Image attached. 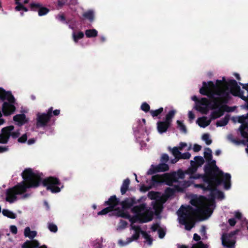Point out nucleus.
I'll list each match as a JSON object with an SVG mask.
<instances>
[{
  "mask_svg": "<svg viewBox=\"0 0 248 248\" xmlns=\"http://www.w3.org/2000/svg\"><path fill=\"white\" fill-rule=\"evenodd\" d=\"M21 176L23 181L6 190L5 199L9 203L16 201V196L24 194L28 188L38 187L42 181L40 175L34 172L31 168L25 169Z\"/></svg>",
  "mask_w": 248,
  "mask_h": 248,
  "instance_id": "f257e3e1",
  "label": "nucleus"
},
{
  "mask_svg": "<svg viewBox=\"0 0 248 248\" xmlns=\"http://www.w3.org/2000/svg\"><path fill=\"white\" fill-rule=\"evenodd\" d=\"M229 80L226 81L225 78L223 77L222 80L217 79L215 84L212 81H209L210 87L215 88V93L222 99L224 105L228 103L231 99L230 93L232 94V88L230 85Z\"/></svg>",
  "mask_w": 248,
  "mask_h": 248,
  "instance_id": "f03ea898",
  "label": "nucleus"
},
{
  "mask_svg": "<svg viewBox=\"0 0 248 248\" xmlns=\"http://www.w3.org/2000/svg\"><path fill=\"white\" fill-rule=\"evenodd\" d=\"M201 211L200 208L195 209L190 205L186 207L182 205L177 211L180 223L185 226L186 230L190 231L194 227V223L188 222L187 220H192L193 217Z\"/></svg>",
  "mask_w": 248,
  "mask_h": 248,
  "instance_id": "7ed1b4c3",
  "label": "nucleus"
},
{
  "mask_svg": "<svg viewBox=\"0 0 248 248\" xmlns=\"http://www.w3.org/2000/svg\"><path fill=\"white\" fill-rule=\"evenodd\" d=\"M200 93L203 95L207 96L210 102V108L212 110L219 108L222 105H223L222 99L219 96L216 97L215 88L210 87L209 81L202 82V86L200 89Z\"/></svg>",
  "mask_w": 248,
  "mask_h": 248,
  "instance_id": "20e7f679",
  "label": "nucleus"
},
{
  "mask_svg": "<svg viewBox=\"0 0 248 248\" xmlns=\"http://www.w3.org/2000/svg\"><path fill=\"white\" fill-rule=\"evenodd\" d=\"M204 173L203 174L194 173L190 176L191 178L197 179L202 178L203 182H209L210 178L222 174V170L217 166L216 161L213 160L210 163H207L204 166Z\"/></svg>",
  "mask_w": 248,
  "mask_h": 248,
  "instance_id": "39448f33",
  "label": "nucleus"
},
{
  "mask_svg": "<svg viewBox=\"0 0 248 248\" xmlns=\"http://www.w3.org/2000/svg\"><path fill=\"white\" fill-rule=\"evenodd\" d=\"M217 177L221 181V183L217 185L215 182L214 185L215 187L213 191L209 190L210 191V196L211 198L214 199L216 197H217L218 199H223L224 198V195L223 192L218 190L217 187L221 185L222 184H223L224 188L226 190H228L230 188L231 184V174L228 173H224L222 171V174L218 175V176H217Z\"/></svg>",
  "mask_w": 248,
  "mask_h": 248,
  "instance_id": "423d86ee",
  "label": "nucleus"
},
{
  "mask_svg": "<svg viewBox=\"0 0 248 248\" xmlns=\"http://www.w3.org/2000/svg\"><path fill=\"white\" fill-rule=\"evenodd\" d=\"M44 186H46V189L49 190L53 193L60 192L61 189L63 187L60 180L55 177L50 176L44 179L42 181Z\"/></svg>",
  "mask_w": 248,
  "mask_h": 248,
  "instance_id": "0eeeda50",
  "label": "nucleus"
},
{
  "mask_svg": "<svg viewBox=\"0 0 248 248\" xmlns=\"http://www.w3.org/2000/svg\"><path fill=\"white\" fill-rule=\"evenodd\" d=\"M53 107L49 108L46 113L38 112L36 115V127L37 128L44 127L47 126L52 117Z\"/></svg>",
  "mask_w": 248,
  "mask_h": 248,
  "instance_id": "6e6552de",
  "label": "nucleus"
},
{
  "mask_svg": "<svg viewBox=\"0 0 248 248\" xmlns=\"http://www.w3.org/2000/svg\"><path fill=\"white\" fill-rule=\"evenodd\" d=\"M168 174H164V175H155L152 177L151 184L152 185H157L158 184H161L164 182L166 184L170 186H172L173 182L171 179H168Z\"/></svg>",
  "mask_w": 248,
  "mask_h": 248,
  "instance_id": "1a4fd4ad",
  "label": "nucleus"
},
{
  "mask_svg": "<svg viewBox=\"0 0 248 248\" xmlns=\"http://www.w3.org/2000/svg\"><path fill=\"white\" fill-rule=\"evenodd\" d=\"M217 110L213 111L210 115L211 120H215L222 116L225 111L230 112L233 111L234 109L226 105H222Z\"/></svg>",
  "mask_w": 248,
  "mask_h": 248,
  "instance_id": "9d476101",
  "label": "nucleus"
},
{
  "mask_svg": "<svg viewBox=\"0 0 248 248\" xmlns=\"http://www.w3.org/2000/svg\"><path fill=\"white\" fill-rule=\"evenodd\" d=\"M213 178H214L213 179L210 178L209 182H204L207 184V186H206L203 184H196L195 186L196 187L202 188L203 191H213L215 187L214 185L215 182L216 183V185L221 183V181H220L217 176L214 177Z\"/></svg>",
  "mask_w": 248,
  "mask_h": 248,
  "instance_id": "9b49d317",
  "label": "nucleus"
},
{
  "mask_svg": "<svg viewBox=\"0 0 248 248\" xmlns=\"http://www.w3.org/2000/svg\"><path fill=\"white\" fill-rule=\"evenodd\" d=\"M14 129L13 125H10L2 128L0 134V143L6 144L8 143L11 136V132Z\"/></svg>",
  "mask_w": 248,
  "mask_h": 248,
  "instance_id": "f8f14e48",
  "label": "nucleus"
},
{
  "mask_svg": "<svg viewBox=\"0 0 248 248\" xmlns=\"http://www.w3.org/2000/svg\"><path fill=\"white\" fill-rule=\"evenodd\" d=\"M30 8L33 11H37L38 16H40L46 15L50 11L48 8L42 6V5L40 3H31Z\"/></svg>",
  "mask_w": 248,
  "mask_h": 248,
  "instance_id": "ddd939ff",
  "label": "nucleus"
},
{
  "mask_svg": "<svg viewBox=\"0 0 248 248\" xmlns=\"http://www.w3.org/2000/svg\"><path fill=\"white\" fill-rule=\"evenodd\" d=\"M169 167L166 163H160L157 166L152 165L150 169L148 170V175H152L158 172H164L168 170Z\"/></svg>",
  "mask_w": 248,
  "mask_h": 248,
  "instance_id": "4468645a",
  "label": "nucleus"
},
{
  "mask_svg": "<svg viewBox=\"0 0 248 248\" xmlns=\"http://www.w3.org/2000/svg\"><path fill=\"white\" fill-rule=\"evenodd\" d=\"M15 103L4 102L2 107V111L5 116H9L13 113L16 110Z\"/></svg>",
  "mask_w": 248,
  "mask_h": 248,
  "instance_id": "2eb2a0df",
  "label": "nucleus"
},
{
  "mask_svg": "<svg viewBox=\"0 0 248 248\" xmlns=\"http://www.w3.org/2000/svg\"><path fill=\"white\" fill-rule=\"evenodd\" d=\"M0 99L4 101L7 100L11 103H15V99L10 91H6L3 88L0 87Z\"/></svg>",
  "mask_w": 248,
  "mask_h": 248,
  "instance_id": "dca6fc26",
  "label": "nucleus"
},
{
  "mask_svg": "<svg viewBox=\"0 0 248 248\" xmlns=\"http://www.w3.org/2000/svg\"><path fill=\"white\" fill-rule=\"evenodd\" d=\"M119 199L116 197V196L113 195L110 196L108 201L105 202L103 205L111 207V209L114 211L116 209V207L119 204Z\"/></svg>",
  "mask_w": 248,
  "mask_h": 248,
  "instance_id": "f3484780",
  "label": "nucleus"
},
{
  "mask_svg": "<svg viewBox=\"0 0 248 248\" xmlns=\"http://www.w3.org/2000/svg\"><path fill=\"white\" fill-rule=\"evenodd\" d=\"M140 202V200H138L136 201L135 198L134 197L126 198L121 202L120 204L123 209H127L131 208L133 204Z\"/></svg>",
  "mask_w": 248,
  "mask_h": 248,
  "instance_id": "a211bd4d",
  "label": "nucleus"
},
{
  "mask_svg": "<svg viewBox=\"0 0 248 248\" xmlns=\"http://www.w3.org/2000/svg\"><path fill=\"white\" fill-rule=\"evenodd\" d=\"M171 125V124L165 120L164 121H158L157 123V131L160 134L165 133Z\"/></svg>",
  "mask_w": 248,
  "mask_h": 248,
  "instance_id": "6ab92c4d",
  "label": "nucleus"
},
{
  "mask_svg": "<svg viewBox=\"0 0 248 248\" xmlns=\"http://www.w3.org/2000/svg\"><path fill=\"white\" fill-rule=\"evenodd\" d=\"M154 213L151 210H147L145 212L140 214L141 220V223L151 221L153 219Z\"/></svg>",
  "mask_w": 248,
  "mask_h": 248,
  "instance_id": "aec40b11",
  "label": "nucleus"
},
{
  "mask_svg": "<svg viewBox=\"0 0 248 248\" xmlns=\"http://www.w3.org/2000/svg\"><path fill=\"white\" fill-rule=\"evenodd\" d=\"M132 227V229L135 231V232L132 235L131 237L127 238V241L126 242V244H129L133 240H138L140 237V233H141V232H143V231L141 230V228L139 226H134Z\"/></svg>",
  "mask_w": 248,
  "mask_h": 248,
  "instance_id": "412c9836",
  "label": "nucleus"
},
{
  "mask_svg": "<svg viewBox=\"0 0 248 248\" xmlns=\"http://www.w3.org/2000/svg\"><path fill=\"white\" fill-rule=\"evenodd\" d=\"M222 244L227 248H234L235 242L228 238L227 234L224 233L221 236Z\"/></svg>",
  "mask_w": 248,
  "mask_h": 248,
  "instance_id": "4be33fe9",
  "label": "nucleus"
},
{
  "mask_svg": "<svg viewBox=\"0 0 248 248\" xmlns=\"http://www.w3.org/2000/svg\"><path fill=\"white\" fill-rule=\"evenodd\" d=\"M210 102L207 105H195V108L196 110L200 111L203 114H207L210 108Z\"/></svg>",
  "mask_w": 248,
  "mask_h": 248,
  "instance_id": "5701e85b",
  "label": "nucleus"
},
{
  "mask_svg": "<svg viewBox=\"0 0 248 248\" xmlns=\"http://www.w3.org/2000/svg\"><path fill=\"white\" fill-rule=\"evenodd\" d=\"M211 120H207V118L205 116L198 118L197 123L199 125L202 127H205L209 125L211 123Z\"/></svg>",
  "mask_w": 248,
  "mask_h": 248,
  "instance_id": "b1692460",
  "label": "nucleus"
},
{
  "mask_svg": "<svg viewBox=\"0 0 248 248\" xmlns=\"http://www.w3.org/2000/svg\"><path fill=\"white\" fill-rule=\"evenodd\" d=\"M192 100L195 102L196 105H207L209 103V100L207 98L202 97L201 99H199L196 95L192 97Z\"/></svg>",
  "mask_w": 248,
  "mask_h": 248,
  "instance_id": "393cba45",
  "label": "nucleus"
},
{
  "mask_svg": "<svg viewBox=\"0 0 248 248\" xmlns=\"http://www.w3.org/2000/svg\"><path fill=\"white\" fill-rule=\"evenodd\" d=\"M114 211V215L118 217H122L124 218H130V215L127 212H125L124 210L117 208Z\"/></svg>",
  "mask_w": 248,
  "mask_h": 248,
  "instance_id": "a878e982",
  "label": "nucleus"
},
{
  "mask_svg": "<svg viewBox=\"0 0 248 248\" xmlns=\"http://www.w3.org/2000/svg\"><path fill=\"white\" fill-rule=\"evenodd\" d=\"M146 208V204L145 203H142L139 205H136L134 206L132 209V212L137 215L142 214L141 212L145 210Z\"/></svg>",
  "mask_w": 248,
  "mask_h": 248,
  "instance_id": "bb28decb",
  "label": "nucleus"
},
{
  "mask_svg": "<svg viewBox=\"0 0 248 248\" xmlns=\"http://www.w3.org/2000/svg\"><path fill=\"white\" fill-rule=\"evenodd\" d=\"M37 235V232L35 231H31L30 227H27L24 230V235L26 237L33 239Z\"/></svg>",
  "mask_w": 248,
  "mask_h": 248,
  "instance_id": "cd10ccee",
  "label": "nucleus"
},
{
  "mask_svg": "<svg viewBox=\"0 0 248 248\" xmlns=\"http://www.w3.org/2000/svg\"><path fill=\"white\" fill-rule=\"evenodd\" d=\"M130 182L129 178H126L123 181V184L121 187V192L122 195L125 194L128 189Z\"/></svg>",
  "mask_w": 248,
  "mask_h": 248,
  "instance_id": "c85d7f7f",
  "label": "nucleus"
},
{
  "mask_svg": "<svg viewBox=\"0 0 248 248\" xmlns=\"http://www.w3.org/2000/svg\"><path fill=\"white\" fill-rule=\"evenodd\" d=\"M13 120L23 124L26 122V115L24 114H17L13 117Z\"/></svg>",
  "mask_w": 248,
  "mask_h": 248,
  "instance_id": "c756f323",
  "label": "nucleus"
},
{
  "mask_svg": "<svg viewBox=\"0 0 248 248\" xmlns=\"http://www.w3.org/2000/svg\"><path fill=\"white\" fill-rule=\"evenodd\" d=\"M153 209L155 211V214L157 215L159 214L162 211V204L160 202H155L153 204Z\"/></svg>",
  "mask_w": 248,
  "mask_h": 248,
  "instance_id": "7c9ffc66",
  "label": "nucleus"
},
{
  "mask_svg": "<svg viewBox=\"0 0 248 248\" xmlns=\"http://www.w3.org/2000/svg\"><path fill=\"white\" fill-rule=\"evenodd\" d=\"M206 151L204 153V157L206 159V161L208 162V163H211L213 160L212 159V150L209 148H205Z\"/></svg>",
  "mask_w": 248,
  "mask_h": 248,
  "instance_id": "2f4dec72",
  "label": "nucleus"
},
{
  "mask_svg": "<svg viewBox=\"0 0 248 248\" xmlns=\"http://www.w3.org/2000/svg\"><path fill=\"white\" fill-rule=\"evenodd\" d=\"M230 120L229 115H226L224 118L217 121L216 125L217 126H223L227 124Z\"/></svg>",
  "mask_w": 248,
  "mask_h": 248,
  "instance_id": "473e14b6",
  "label": "nucleus"
},
{
  "mask_svg": "<svg viewBox=\"0 0 248 248\" xmlns=\"http://www.w3.org/2000/svg\"><path fill=\"white\" fill-rule=\"evenodd\" d=\"M195 161L191 160L192 163L193 164H195L198 167H201L203 165L204 163V160L202 156H196L194 157Z\"/></svg>",
  "mask_w": 248,
  "mask_h": 248,
  "instance_id": "72a5a7b5",
  "label": "nucleus"
},
{
  "mask_svg": "<svg viewBox=\"0 0 248 248\" xmlns=\"http://www.w3.org/2000/svg\"><path fill=\"white\" fill-rule=\"evenodd\" d=\"M176 111L175 110H171L166 114L165 117V121L171 124L172 119L174 117Z\"/></svg>",
  "mask_w": 248,
  "mask_h": 248,
  "instance_id": "f704fd0d",
  "label": "nucleus"
},
{
  "mask_svg": "<svg viewBox=\"0 0 248 248\" xmlns=\"http://www.w3.org/2000/svg\"><path fill=\"white\" fill-rule=\"evenodd\" d=\"M83 16L85 18L88 19L90 22H93L94 20V13L92 10H89L83 14Z\"/></svg>",
  "mask_w": 248,
  "mask_h": 248,
  "instance_id": "c9c22d12",
  "label": "nucleus"
},
{
  "mask_svg": "<svg viewBox=\"0 0 248 248\" xmlns=\"http://www.w3.org/2000/svg\"><path fill=\"white\" fill-rule=\"evenodd\" d=\"M97 34L98 32L95 29H89L85 31V35L88 38L95 37Z\"/></svg>",
  "mask_w": 248,
  "mask_h": 248,
  "instance_id": "e433bc0d",
  "label": "nucleus"
},
{
  "mask_svg": "<svg viewBox=\"0 0 248 248\" xmlns=\"http://www.w3.org/2000/svg\"><path fill=\"white\" fill-rule=\"evenodd\" d=\"M2 212L3 216L7 217L8 218L15 219L16 217V214L8 209H3Z\"/></svg>",
  "mask_w": 248,
  "mask_h": 248,
  "instance_id": "4c0bfd02",
  "label": "nucleus"
},
{
  "mask_svg": "<svg viewBox=\"0 0 248 248\" xmlns=\"http://www.w3.org/2000/svg\"><path fill=\"white\" fill-rule=\"evenodd\" d=\"M190 165L191 166L188 168V169L187 170L186 172L187 173L189 174L190 175L193 174L195 173L196 171L197 170L198 167L195 164H193L192 163V162L190 161Z\"/></svg>",
  "mask_w": 248,
  "mask_h": 248,
  "instance_id": "58836bf2",
  "label": "nucleus"
},
{
  "mask_svg": "<svg viewBox=\"0 0 248 248\" xmlns=\"http://www.w3.org/2000/svg\"><path fill=\"white\" fill-rule=\"evenodd\" d=\"M84 36V34L82 31H79L77 34L74 32L73 34V40L76 43H77L78 40L83 38Z\"/></svg>",
  "mask_w": 248,
  "mask_h": 248,
  "instance_id": "ea45409f",
  "label": "nucleus"
},
{
  "mask_svg": "<svg viewBox=\"0 0 248 248\" xmlns=\"http://www.w3.org/2000/svg\"><path fill=\"white\" fill-rule=\"evenodd\" d=\"M175 189L173 188L167 187L165 190V193L167 197H170L174 195Z\"/></svg>",
  "mask_w": 248,
  "mask_h": 248,
  "instance_id": "a19ab883",
  "label": "nucleus"
},
{
  "mask_svg": "<svg viewBox=\"0 0 248 248\" xmlns=\"http://www.w3.org/2000/svg\"><path fill=\"white\" fill-rule=\"evenodd\" d=\"M163 111V108L161 107L156 110H151L150 113L153 117H157L160 115Z\"/></svg>",
  "mask_w": 248,
  "mask_h": 248,
  "instance_id": "79ce46f5",
  "label": "nucleus"
},
{
  "mask_svg": "<svg viewBox=\"0 0 248 248\" xmlns=\"http://www.w3.org/2000/svg\"><path fill=\"white\" fill-rule=\"evenodd\" d=\"M179 150V149L177 147H174L171 149L172 155L175 156V158L177 159H180V155H181V152Z\"/></svg>",
  "mask_w": 248,
  "mask_h": 248,
  "instance_id": "37998d69",
  "label": "nucleus"
},
{
  "mask_svg": "<svg viewBox=\"0 0 248 248\" xmlns=\"http://www.w3.org/2000/svg\"><path fill=\"white\" fill-rule=\"evenodd\" d=\"M128 219L132 224L136 223L138 221H139L140 223H141V218L140 216V214L139 215H136V216H134L133 217H130V218Z\"/></svg>",
  "mask_w": 248,
  "mask_h": 248,
  "instance_id": "c03bdc74",
  "label": "nucleus"
},
{
  "mask_svg": "<svg viewBox=\"0 0 248 248\" xmlns=\"http://www.w3.org/2000/svg\"><path fill=\"white\" fill-rule=\"evenodd\" d=\"M246 128V126L243 124L241 125L239 128V130L240 131L242 136L245 138L248 137V133L245 131Z\"/></svg>",
  "mask_w": 248,
  "mask_h": 248,
  "instance_id": "a18cd8bd",
  "label": "nucleus"
},
{
  "mask_svg": "<svg viewBox=\"0 0 248 248\" xmlns=\"http://www.w3.org/2000/svg\"><path fill=\"white\" fill-rule=\"evenodd\" d=\"M143 237L146 240L149 245H151L153 242V238L151 235L148 234L146 232H141Z\"/></svg>",
  "mask_w": 248,
  "mask_h": 248,
  "instance_id": "49530a36",
  "label": "nucleus"
},
{
  "mask_svg": "<svg viewBox=\"0 0 248 248\" xmlns=\"http://www.w3.org/2000/svg\"><path fill=\"white\" fill-rule=\"evenodd\" d=\"M111 207L107 206V207L104 208L99 212H98V215H105L107 214L108 213L111 212L112 211H114L111 209Z\"/></svg>",
  "mask_w": 248,
  "mask_h": 248,
  "instance_id": "de8ad7c7",
  "label": "nucleus"
},
{
  "mask_svg": "<svg viewBox=\"0 0 248 248\" xmlns=\"http://www.w3.org/2000/svg\"><path fill=\"white\" fill-rule=\"evenodd\" d=\"M177 124H178V126L179 128V129L181 131L184 133H186L187 132V129L186 126L184 124L180 121L177 120Z\"/></svg>",
  "mask_w": 248,
  "mask_h": 248,
  "instance_id": "09e8293b",
  "label": "nucleus"
},
{
  "mask_svg": "<svg viewBox=\"0 0 248 248\" xmlns=\"http://www.w3.org/2000/svg\"><path fill=\"white\" fill-rule=\"evenodd\" d=\"M202 139L205 141L207 145H210L212 142V140L210 139L209 135L208 133L204 134L202 136Z\"/></svg>",
  "mask_w": 248,
  "mask_h": 248,
  "instance_id": "8fccbe9b",
  "label": "nucleus"
},
{
  "mask_svg": "<svg viewBox=\"0 0 248 248\" xmlns=\"http://www.w3.org/2000/svg\"><path fill=\"white\" fill-rule=\"evenodd\" d=\"M207 245L204 244L202 241H199L197 243L193 244L191 248H207Z\"/></svg>",
  "mask_w": 248,
  "mask_h": 248,
  "instance_id": "3c124183",
  "label": "nucleus"
},
{
  "mask_svg": "<svg viewBox=\"0 0 248 248\" xmlns=\"http://www.w3.org/2000/svg\"><path fill=\"white\" fill-rule=\"evenodd\" d=\"M140 108L145 112H147L148 111L150 112V107L149 105L147 104L146 102H144L141 104L140 106Z\"/></svg>",
  "mask_w": 248,
  "mask_h": 248,
  "instance_id": "603ef678",
  "label": "nucleus"
},
{
  "mask_svg": "<svg viewBox=\"0 0 248 248\" xmlns=\"http://www.w3.org/2000/svg\"><path fill=\"white\" fill-rule=\"evenodd\" d=\"M48 228L50 231L53 232H56L58 231L57 226L53 223H49L48 224Z\"/></svg>",
  "mask_w": 248,
  "mask_h": 248,
  "instance_id": "864d4df0",
  "label": "nucleus"
},
{
  "mask_svg": "<svg viewBox=\"0 0 248 248\" xmlns=\"http://www.w3.org/2000/svg\"><path fill=\"white\" fill-rule=\"evenodd\" d=\"M158 192L155 191H150L148 196L151 200H155L158 197Z\"/></svg>",
  "mask_w": 248,
  "mask_h": 248,
  "instance_id": "5fc2aeb1",
  "label": "nucleus"
},
{
  "mask_svg": "<svg viewBox=\"0 0 248 248\" xmlns=\"http://www.w3.org/2000/svg\"><path fill=\"white\" fill-rule=\"evenodd\" d=\"M67 0H58L57 9L62 8L64 5L67 4Z\"/></svg>",
  "mask_w": 248,
  "mask_h": 248,
  "instance_id": "6e6d98bb",
  "label": "nucleus"
},
{
  "mask_svg": "<svg viewBox=\"0 0 248 248\" xmlns=\"http://www.w3.org/2000/svg\"><path fill=\"white\" fill-rule=\"evenodd\" d=\"M191 156V155L188 152H186L183 154L181 153V155H180V159H188Z\"/></svg>",
  "mask_w": 248,
  "mask_h": 248,
  "instance_id": "4d7b16f0",
  "label": "nucleus"
},
{
  "mask_svg": "<svg viewBox=\"0 0 248 248\" xmlns=\"http://www.w3.org/2000/svg\"><path fill=\"white\" fill-rule=\"evenodd\" d=\"M30 246L33 248H39V243L36 240H33L32 241H30Z\"/></svg>",
  "mask_w": 248,
  "mask_h": 248,
  "instance_id": "13d9d810",
  "label": "nucleus"
},
{
  "mask_svg": "<svg viewBox=\"0 0 248 248\" xmlns=\"http://www.w3.org/2000/svg\"><path fill=\"white\" fill-rule=\"evenodd\" d=\"M27 134H24L21 137L18 139V141L20 143H25L27 141Z\"/></svg>",
  "mask_w": 248,
  "mask_h": 248,
  "instance_id": "bf43d9fd",
  "label": "nucleus"
},
{
  "mask_svg": "<svg viewBox=\"0 0 248 248\" xmlns=\"http://www.w3.org/2000/svg\"><path fill=\"white\" fill-rule=\"evenodd\" d=\"M158 233L159 237L161 239L163 238L166 234L165 231L162 228H159L158 230Z\"/></svg>",
  "mask_w": 248,
  "mask_h": 248,
  "instance_id": "052dcab7",
  "label": "nucleus"
},
{
  "mask_svg": "<svg viewBox=\"0 0 248 248\" xmlns=\"http://www.w3.org/2000/svg\"><path fill=\"white\" fill-rule=\"evenodd\" d=\"M56 18L59 20V21L64 22L66 21V18L63 14H59L56 16Z\"/></svg>",
  "mask_w": 248,
  "mask_h": 248,
  "instance_id": "680f3d73",
  "label": "nucleus"
},
{
  "mask_svg": "<svg viewBox=\"0 0 248 248\" xmlns=\"http://www.w3.org/2000/svg\"><path fill=\"white\" fill-rule=\"evenodd\" d=\"M151 188V186H145V185H142L140 187V191L141 192H145L149 190Z\"/></svg>",
  "mask_w": 248,
  "mask_h": 248,
  "instance_id": "e2e57ef3",
  "label": "nucleus"
},
{
  "mask_svg": "<svg viewBox=\"0 0 248 248\" xmlns=\"http://www.w3.org/2000/svg\"><path fill=\"white\" fill-rule=\"evenodd\" d=\"M16 4H17V6L15 7V10L17 11H20L22 10L23 5L19 2V1H16Z\"/></svg>",
  "mask_w": 248,
  "mask_h": 248,
  "instance_id": "0e129e2a",
  "label": "nucleus"
},
{
  "mask_svg": "<svg viewBox=\"0 0 248 248\" xmlns=\"http://www.w3.org/2000/svg\"><path fill=\"white\" fill-rule=\"evenodd\" d=\"M168 179H171L173 183L177 182L178 181L177 178L175 174H169V175H168Z\"/></svg>",
  "mask_w": 248,
  "mask_h": 248,
  "instance_id": "69168bd1",
  "label": "nucleus"
},
{
  "mask_svg": "<svg viewBox=\"0 0 248 248\" xmlns=\"http://www.w3.org/2000/svg\"><path fill=\"white\" fill-rule=\"evenodd\" d=\"M169 155L166 154H164L162 155L161 158V161L163 162H167L169 160Z\"/></svg>",
  "mask_w": 248,
  "mask_h": 248,
  "instance_id": "338daca9",
  "label": "nucleus"
},
{
  "mask_svg": "<svg viewBox=\"0 0 248 248\" xmlns=\"http://www.w3.org/2000/svg\"><path fill=\"white\" fill-rule=\"evenodd\" d=\"M11 232L14 234H16L17 233V227L15 225H11L10 227Z\"/></svg>",
  "mask_w": 248,
  "mask_h": 248,
  "instance_id": "774afa93",
  "label": "nucleus"
}]
</instances>
